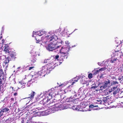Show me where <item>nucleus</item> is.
Segmentation results:
<instances>
[{
    "label": "nucleus",
    "mask_w": 123,
    "mask_h": 123,
    "mask_svg": "<svg viewBox=\"0 0 123 123\" xmlns=\"http://www.w3.org/2000/svg\"><path fill=\"white\" fill-rule=\"evenodd\" d=\"M119 95L120 97H123V90H122V89L120 91H119Z\"/></svg>",
    "instance_id": "25"
},
{
    "label": "nucleus",
    "mask_w": 123,
    "mask_h": 123,
    "mask_svg": "<svg viewBox=\"0 0 123 123\" xmlns=\"http://www.w3.org/2000/svg\"><path fill=\"white\" fill-rule=\"evenodd\" d=\"M97 105H94L91 104L89 106V107L90 108H94L95 107H98Z\"/></svg>",
    "instance_id": "29"
},
{
    "label": "nucleus",
    "mask_w": 123,
    "mask_h": 123,
    "mask_svg": "<svg viewBox=\"0 0 123 123\" xmlns=\"http://www.w3.org/2000/svg\"><path fill=\"white\" fill-rule=\"evenodd\" d=\"M45 74H44L41 72H38L37 73V77H35V78H37L39 79V78H42L43 76H44Z\"/></svg>",
    "instance_id": "15"
},
{
    "label": "nucleus",
    "mask_w": 123,
    "mask_h": 123,
    "mask_svg": "<svg viewBox=\"0 0 123 123\" xmlns=\"http://www.w3.org/2000/svg\"><path fill=\"white\" fill-rule=\"evenodd\" d=\"M2 86V85H0V87H1Z\"/></svg>",
    "instance_id": "62"
},
{
    "label": "nucleus",
    "mask_w": 123,
    "mask_h": 123,
    "mask_svg": "<svg viewBox=\"0 0 123 123\" xmlns=\"http://www.w3.org/2000/svg\"><path fill=\"white\" fill-rule=\"evenodd\" d=\"M66 34H65V35H64V36H67V35L68 34H67L66 33L67 32H66Z\"/></svg>",
    "instance_id": "51"
},
{
    "label": "nucleus",
    "mask_w": 123,
    "mask_h": 123,
    "mask_svg": "<svg viewBox=\"0 0 123 123\" xmlns=\"http://www.w3.org/2000/svg\"><path fill=\"white\" fill-rule=\"evenodd\" d=\"M9 58L8 57L7 58H6L5 61L4 62L5 64H6L9 62Z\"/></svg>",
    "instance_id": "26"
},
{
    "label": "nucleus",
    "mask_w": 123,
    "mask_h": 123,
    "mask_svg": "<svg viewBox=\"0 0 123 123\" xmlns=\"http://www.w3.org/2000/svg\"><path fill=\"white\" fill-rule=\"evenodd\" d=\"M102 100L104 102H105L106 101H108V99L106 98H104Z\"/></svg>",
    "instance_id": "38"
},
{
    "label": "nucleus",
    "mask_w": 123,
    "mask_h": 123,
    "mask_svg": "<svg viewBox=\"0 0 123 123\" xmlns=\"http://www.w3.org/2000/svg\"><path fill=\"white\" fill-rule=\"evenodd\" d=\"M34 106H33L32 107H33V108H34L35 109H37L38 110H41L42 109V107H38L37 106L36 107H34Z\"/></svg>",
    "instance_id": "33"
},
{
    "label": "nucleus",
    "mask_w": 123,
    "mask_h": 123,
    "mask_svg": "<svg viewBox=\"0 0 123 123\" xmlns=\"http://www.w3.org/2000/svg\"><path fill=\"white\" fill-rule=\"evenodd\" d=\"M33 67H30L28 69L29 70H30L32 69Z\"/></svg>",
    "instance_id": "47"
},
{
    "label": "nucleus",
    "mask_w": 123,
    "mask_h": 123,
    "mask_svg": "<svg viewBox=\"0 0 123 123\" xmlns=\"http://www.w3.org/2000/svg\"><path fill=\"white\" fill-rule=\"evenodd\" d=\"M42 31L41 32H40V33H38V36H41L43 34L42 33Z\"/></svg>",
    "instance_id": "43"
},
{
    "label": "nucleus",
    "mask_w": 123,
    "mask_h": 123,
    "mask_svg": "<svg viewBox=\"0 0 123 123\" xmlns=\"http://www.w3.org/2000/svg\"><path fill=\"white\" fill-rule=\"evenodd\" d=\"M19 83L21 85L25 84H26V82L25 80H22L20 81L19 82Z\"/></svg>",
    "instance_id": "27"
},
{
    "label": "nucleus",
    "mask_w": 123,
    "mask_h": 123,
    "mask_svg": "<svg viewBox=\"0 0 123 123\" xmlns=\"http://www.w3.org/2000/svg\"><path fill=\"white\" fill-rule=\"evenodd\" d=\"M57 39V37L55 35L47 36L45 38L43 41L45 44L48 42L49 43H55V41Z\"/></svg>",
    "instance_id": "4"
},
{
    "label": "nucleus",
    "mask_w": 123,
    "mask_h": 123,
    "mask_svg": "<svg viewBox=\"0 0 123 123\" xmlns=\"http://www.w3.org/2000/svg\"><path fill=\"white\" fill-rule=\"evenodd\" d=\"M35 93V92H32L31 93V95H29L30 96L28 98H30V99H31L33 98Z\"/></svg>",
    "instance_id": "23"
},
{
    "label": "nucleus",
    "mask_w": 123,
    "mask_h": 123,
    "mask_svg": "<svg viewBox=\"0 0 123 123\" xmlns=\"http://www.w3.org/2000/svg\"><path fill=\"white\" fill-rule=\"evenodd\" d=\"M17 95V93H16V92L14 94V96H16V95Z\"/></svg>",
    "instance_id": "48"
},
{
    "label": "nucleus",
    "mask_w": 123,
    "mask_h": 123,
    "mask_svg": "<svg viewBox=\"0 0 123 123\" xmlns=\"http://www.w3.org/2000/svg\"><path fill=\"white\" fill-rule=\"evenodd\" d=\"M36 40L37 41L36 42L37 43H39V42H40V40L38 39V40H37V38H36Z\"/></svg>",
    "instance_id": "46"
},
{
    "label": "nucleus",
    "mask_w": 123,
    "mask_h": 123,
    "mask_svg": "<svg viewBox=\"0 0 123 123\" xmlns=\"http://www.w3.org/2000/svg\"><path fill=\"white\" fill-rule=\"evenodd\" d=\"M59 57V56L58 55L55 56V59H57L58 60V58Z\"/></svg>",
    "instance_id": "39"
},
{
    "label": "nucleus",
    "mask_w": 123,
    "mask_h": 123,
    "mask_svg": "<svg viewBox=\"0 0 123 123\" xmlns=\"http://www.w3.org/2000/svg\"><path fill=\"white\" fill-rule=\"evenodd\" d=\"M57 84L58 85H59V82H57Z\"/></svg>",
    "instance_id": "56"
},
{
    "label": "nucleus",
    "mask_w": 123,
    "mask_h": 123,
    "mask_svg": "<svg viewBox=\"0 0 123 123\" xmlns=\"http://www.w3.org/2000/svg\"><path fill=\"white\" fill-rule=\"evenodd\" d=\"M37 57H35L34 56L31 55L30 58V60L33 63H34L36 61V60H37Z\"/></svg>",
    "instance_id": "20"
},
{
    "label": "nucleus",
    "mask_w": 123,
    "mask_h": 123,
    "mask_svg": "<svg viewBox=\"0 0 123 123\" xmlns=\"http://www.w3.org/2000/svg\"><path fill=\"white\" fill-rule=\"evenodd\" d=\"M121 79H121V78H120V79H118V80H119V81H120V80H121Z\"/></svg>",
    "instance_id": "54"
},
{
    "label": "nucleus",
    "mask_w": 123,
    "mask_h": 123,
    "mask_svg": "<svg viewBox=\"0 0 123 123\" xmlns=\"http://www.w3.org/2000/svg\"><path fill=\"white\" fill-rule=\"evenodd\" d=\"M10 118L8 119L7 120H6V122H8V123H10Z\"/></svg>",
    "instance_id": "45"
},
{
    "label": "nucleus",
    "mask_w": 123,
    "mask_h": 123,
    "mask_svg": "<svg viewBox=\"0 0 123 123\" xmlns=\"http://www.w3.org/2000/svg\"><path fill=\"white\" fill-rule=\"evenodd\" d=\"M29 117L30 116L29 115H27V117H26V118H23L22 119V120L21 122L22 123H27L29 119Z\"/></svg>",
    "instance_id": "16"
},
{
    "label": "nucleus",
    "mask_w": 123,
    "mask_h": 123,
    "mask_svg": "<svg viewBox=\"0 0 123 123\" xmlns=\"http://www.w3.org/2000/svg\"><path fill=\"white\" fill-rule=\"evenodd\" d=\"M71 96L68 99H66V97H64L62 99V101L63 103L67 102L69 103L68 104H66L62 105V110L66 109L68 108H70L71 106L73 107L72 108L73 109L74 104L78 103L77 101L78 100V99L73 98Z\"/></svg>",
    "instance_id": "2"
},
{
    "label": "nucleus",
    "mask_w": 123,
    "mask_h": 123,
    "mask_svg": "<svg viewBox=\"0 0 123 123\" xmlns=\"http://www.w3.org/2000/svg\"><path fill=\"white\" fill-rule=\"evenodd\" d=\"M65 44L64 45V46H63V47H62V49L63 48H67L69 47V43L68 41H67L65 42Z\"/></svg>",
    "instance_id": "22"
},
{
    "label": "nucleus",
    "mask_w": 123,
    "mask_h": 123,
    "mask_svg": "<svg viewBox=\"0 0 123 123\" xmlns=\"http://www.w3.org/2000/svg\"><path fill=\"white\" fill-rule=\"evenodd\" d=\"M61 50H62V49L60 50V53H61Z\"/></svg>",
    "instance_id": "53"
},
{
    "label": "nucleus",
    "mask_w": 123,
    "mask_h": 123,
    "mask_svg": "<svg viewBox=\"0 0 123 123\" xmlns=\"http://www.w3.org/2000/svg\"><path fill=\"white\" fill-rule=\"evenodd\" d=\"M61 42V43H62V41H61V42Z\"/></svg>",
    "instance_id": "63"
},
{
    "label": "nucleus",
    "mask_w": 123,
    "mask_h": 123,
    "mask_svg": "<svg viewBox=\"0 0 123 123\" xmlns=\"http://www.w3.org/2000/svg\"><path fill=\"white\" fill-rule=\"evenodd\" d=\"M9 110L7 108H5L0 110V117L1 116L5 115L6 113L9 112Z\"/></svg>",
    "instance_id": "11"
},
{
    "label": "nucleus",
    "mask_w": 123,
    "mask_h": 123,
    "mask_svg": "<svg viewBox=\"0 0 123 123\" xmlns=\"http://www.w3.org/2000/svg\"><path fill=\"white\" fill-rule=\"evenodd\" d=\"M54 63L53 62L47 64L45 66L47 68V70H49V71H51L55 67Z\"/></svg>",
    "instance_id": "9"
},
{
    "label": "nucleus",
    "mask_w": 123,
    "mask_h": 123,
    "mask_svg": "<svg viewBox=\"0 0 123 123\" xmlns=\"http://www.w3.org/2000/svg\"><path fill=\"white\" fill-rule=\"evenodd\" d=\"M51 97V96L49 97L45 93L43 95L41 94L38 97L37 101H39L40 103L43 105H45L46 107H49V105L50 106L52 104V103H50Z\"/></svg>",
    "instance_id": "3"
},
{
    "label": "nucleus",
    "mask_w": 123,
    "mask_h": 123,
    "mask_svg": "<svg viewBox=\"0 0 123 123\" xmlns=\"http://www.w3.org/2000/svg\"><path fill=\"white\" fill-rule=\"evenodd\" d=\"M113 102H110V103H111Z\"/></svg>",
    "instance_id": "60"
},
{
    "label": "nucleus",
    "mask_w": 123,
    "mask_h": 123,
    "mask_svg": "<svg viewBox=\"0 0 123 123\" xmlns=\"http://www.w3.org/2000/svg\"><path fill=\"white\" fill-rule=\"evenodd\" d=\"M63 33H64V34L63 33L62 34V36H63L65 32H64V31H63Z\"/></svg>",
    "instance_id": "50"
},
{
    "label": "nucleus",
    "mask_w": 123,
    "mask_h": 123,
    "mask_svg": "<svg viewBox=\"0 0 123 123\" xmlns=\"http://www.w3.org/2000/svg\"><path fill=\"white\" fill-rule=\"evenodd\" d=\"M10 55L8 57L9 58L10 60H14L16 58V53L14 51H12L10 54H9Z\"/></svg>",
    "instance_id": "13"
},
{
    "label": "nucleus",
    "mask_w": 123,
    "mask_h": 123,
    "mask_svg": "<svg viewBox=\"0 0 123 123\" xmlns=\"http://www.w3.org/2000/svg\"><path fill=\"white\" fill-rule=\"evenodd\" d=\"M50 62V60L49 59H48L47 60H45L44 61V62L46 63H49Z\"/></svg>",
    "instance_id": "35"
},
{
    "label": "nucleus",
    "mask_w": 123,
    "mask_h": 123,
    "mask_svg": "<svg viewBox=\"0 0 123 123\" xmlns=\"http://www.w3.org/2000/svg\"><path fill=\"white\" fill-rule=\"evenodd\" d=\"M59 63H60L59 64H60L61 63H62V62H59Z\"/></svg>",
    "instance_id": "59"
},
{
    "label": "nucleus",
    "mask_w": 123,
    "mask_h": 123,
    "mask_svg": "<svg viewBox=\"0 0 123 123\" xmlns=\"http://www.w3.org/2000/svg\"><path fill=\"white\" fill-rule=\"evenodd\" d=\"M111 88L110 90H107L110 93L112 92L114 96L117 95H119V92L120 91L119 89L117 88V87H111Z\"/></svg>",
    "instance_id": "7"
},
{
    "label": "nucleus",
    "mask_w": 123,
    "mask_h": 123,
    "mask_svg": "<svg viewBox=\"0 0 123 123\" xmlns=\"http://www.w3.org/2000/svg\"><path fill=\"white\" fill-rule=\"evenodd\" d=\"M24 87H25V85H24L23 86H22V87H22V88H24Z\"/></svg>",
    "instance_id": "52"
},
{
    "label": "nucleus",
    "mask_w": 123,
    "mask_h": 123,
    "mask_svg": "<svg viewBox=\"0 0 123 123\" xmlns=\"http://www.w3.org/2000/svg\"><path fill=\"white\" fill-rule=\"evenodd\" d=\"M87 105V103L86 102H82L80 103V105H78L77 106H74L73 109L74 110H76L78 111H86V110H84L82 109L85 108Z\"/></svg>",
    "instance_id": "5"
},
{
    "label": "nucleus",
    "mask_w": 123,
    "mask_h": 123,
    "mask_svg": "<svg viewBox=\"0 0 123 123\" xmlns=\"http://www.w3.org/2000/svg\"><path fill=\"white\" fill-rule=\"evenodd\" d=\"M4 51L6 53H9V54H10V53L12 51L10 49H9L8 47H5L4 49Z\"/></svg>",
    "instance_id": "19"
},
{
    "label": "nucleus",
    "mask_w": 123,
    "mask_h": 123,
    "mask_svg": "<svg viewBox=\"0 0 123 123\" xmlns=\"http://www.w3.org/2000/svg\"><path fill=\"white\" fill-rule=\"evenodd\" d=\"M88 77L91 79L92 77V73H90L88 75Z\"/></svg>",
    "instance_id": "37"
},
{
    "label": "nucleus",
    "mask_w": 123,
    "mask_h": 123,
    "mask_svg": "<svg viewBox=\"0 0 123 123\" xmlns=\"http://www.w3.org/2000/svg\"><path fill=\"white\" fill-rule=\"evenodd\" d=\"M37 114H38L39 113V112H37Z\"/></svg>",
    "instance_id": "58"
},
{
    "label": "nucleus",
    "mask_w": 123,
    "mask_h": 123,
    "mask_svg": "<svg viewBox=\"0 0 123 123\" xmlns=\"http://www.w3.org/2000/svg\"><path fill=\"white\" fill-rule=\"evenodd\" d=\"M117 60L118 59L116 57H115V56H113L111 57L110 62L111 63H116Z\"/></svg>",
    "instance_id": "18"
},
{
    "label": "nucleus",
    "mask_w": 123,
    "mask_h": 123,
    "mask_svg": "<svg viewBox=\"0 0 123 123\" xmlns=\"http://www.w3.org/2000/svg\"><path fill=\"white\" fill-rule=\"evenodd\" d=\"M106 69V68L105 67H104L102 68H100L99 70V72H100V71H104Z\"/></svg>",
    "instance_id": "36"
},
{
    "label": "nucleus",
    "mask_w": 123,
    "mask_h": 123,
    "mask_svg": "<svg viewBox=\"0 0 123 123\" xmlns=\"http://www.w3.org/2000/svg\"><path fill=\"white\" fill-rule=\"evenodd\" d=\"M102 102V100L101 99L97 98L95 100L94 102L98 104H101Z\"/></svg>",
    "instance_id": "21"
},
{
    "label": "nucleus",
    "mask_w": 123,
    "mask_h": 123,
    "mask_svg": "<svg viewBox=\"0 0 123 123\" xmlns=\"http://www.w3.org/2000/svg\"><path fill=\"white\" fill-rule=\"evenodd\" d=\"M59 46H57L56 45L55 43H50L48 46H46V49L49 51H51L54 50L58 48Z\"/></svg>",
    "instance_id": "6"
},
{
    "label": "nucleus",
    "mask_w": 123,
    "mask_h": 123,
    "mask_svg": "<svg viewBox=\"0 0 123 123\" xmlns=\"http://www.w3.org/2000/svg\"><path fill=\"white\" fill-rule=\"evenodd\" d=\"M79 79V77H76L73 78L68 81L67 82H66V83L69 85H73L74 84H75L76 82H77Z\"/></svg>",
    "instance_id": "10"
},
{
    "label": "nucleus",
    "mask_w": 123,
    "mask_h": 123,
    "mask_svg": "<svg viewBox=\"0 0 123 123\" xmlns=\"http://www.w3.org/2000/svg\"><path fill=\"white\" fill-rule=\"evenodd\" d=\"M27 76V77H29V76Z\"/></svg>",
    "instance_id": "61"
},
{
    "label": "nucleus",
    "mask_w": 123,
    "mask_h": 123,
    "mask_svg": "<svg viewBox=\"0 0 123 123\" xmlns=\"http://www.w3.org/2000/svg\"><path fill=\"white\" fill-rule=\"evenodd\" d=\"M31 55L34 56L36 57L37 58V57L39 55L38 53L37 52H35V51H31Z\"/></svg>",
    "instance_id": "17"
},
{
    "label": "nucleus",
    "mask_w": 123,
    "mask_h": 123,
    "mask_svg": "<svg viewBox=\"0 0 123 123\" xmlns=\"http://www.w3.org/2000/svg\"><path fill=\"white\" fill-rule=\"evenodd\" d=\"M107 85H103L102 86H99V85L96 86L95 85L91 87L92 89H94L96 90H102L106 89Z\"/></svg>",
    "instance_id": "8"
},
{
    "label": "nucleus",
    "mask_w": 123,
    "mask_h": 123,
    "mask_svg": "<svg viewBox=\"0 0 123 123\" xmlns=\"http://www.w3.org/2000/svg\"><path fill=\"white\" fill-rule=\"evenodd\" d=\"M119 104L121 105L122 107L123 108V103L122 102H120Z\"/></svg>",
    "instance_id": "44"
},
{
    "label": "nucleus",
    "mask_w": 123,
    "mask_h": 123,
    "mask_svg": "<svg viewBox=\"0 0 123 123\" xmlns=\"http://www.w3.org/2000/svg\"><path fill=\"white\" fill-rule=\"evenodd\" d=\"M45 93L47 95V96L49 97L50 96L51 97V99L53 96L54 97L55 95V90L53 89L52 90L50 91L49 92H46Z\"/></svg>",
    "instance_id": "12"
},
{
    "label": "nucleus",
    "mask_w": 123,
    "mask_h": 123,
    "mask_svg": "<svg viewBox=\"0 0 123 123\" xmlns=\"http://www.w3.org/2000/svg\"><path fill=\"white\" fill-rule=\"evenodd\" d=\"M104 83V85H108L110 83V81L109 80H107L105 81Z\"/></svg>",
    "instance_id": "30"
},
{
    "label": "nucleus",
    "mask_w": 123,
    "mask_h": 123,
    "mask_svg": "<svg viewBox=\"0 0 123 123\" xmlns=\"http://www.w3.org/2000/svg\"><path fill=\"white\" fill-rule=\"evenodd\" d=\"M67 55L66 52H62V56L63 57V58H65L66 56Z\"/></svg>",
    "instance_id": "34"
},
{
    "label": "nucleus",
    "mask_w": 123,
    "mask_h": 123,
    "mask_svg": "<svg viewBox=\"0 0 123 123\" xmlns=\"http://www.w3.org/2000/svg\"><path fill=\"white\" fill-rule=\"evenodd\" d=\"M21 67H18L17 68L18 69H19V68H20Z\"/></svg>",
    "instance_id": "55"
},
{
    "label": "nucleus",
    "mask_w": 123,
    "mask_h": 123,
    "mask_svg": "<svg viewBox=\"0 0 123 123\" xmlns=\"http://www.w3.org/2000/svg\"><path fill=\"white\" fill-rule=\"evenodd\" d=\"M82 89V88H80L78 90V92L79 93V94H80V93L81 94L82 93V92H81Z\"/></svg>",
    "instance_id": "40"
},
{
    "label": "nucleus",
    "mask_w": 123,
    "mask_h": 123,
    "mask_svg": "<svg viewBox=\"0 0 123 123\" xmlns=\"http://www.w3.org/2000/svg\"><path fill=\"white\" fill-rule=\"evenodd\" d=\"M32 117H33L31 116V117H29V119H28V121H28L27 123H35L33 121H31Z\"/></svg>",
    "instance_id": "31"
},
{
    "label": "nucleus",
    "mask_w": 123,
    "mask_h": 123,
    "mask_svg": "<svg viewBox=\"0 0 123 123\" xmlns=\"http://www.w3.org/2000/svg\"><path fill=\"white\" fill-rule=\"evenodd\" d=\"M115 52V53H117V51H116V52Z\"/></svg>",
    "instance_id": "64"
},
{
    "label": "nucleus",
    "mask_w": 123,
    "mask_h": 123,
    "mask_svg": "<svg viewBox=\"0 0 123 123\" xmlns=\"http://www.w3.org/2000/svg\"><path fill=\"white\" fill-rule=\"evenodd\" d=\"M6 78L5 77H0V85H4L6 83Z\"/></svg>",
    "instance_id": "14"
},
{
    "label": "nucleus",
    "mask_w": 123,
    "mask_h": 123,
    "mask_svg": "<svg viewBox=\"0 0 123 123\" xmlns=\"http://www.w3.org/2000/svg\"><path fill=\"white\" fill-rule=\"evenodd\" d=\"M58 102L55 104L53 105H52V104L50 107H49V108L45 111H43L42 113H44V114H42L43 115H47L48 114L53 113L56 111L61 110L62 109V102L61 100H59Z\"/></svg>",
    "instance_id": "1"
},
{
    "label": "nucleus",
    "mask_w": 123,
    "mask_h": 123,
    "mask_svg": "<svg viewBox=\"0 0 123 123\" xmlns=\"http://www.w3.org/2000/svg\"><path fill=\"white\" fill-rule=\"evenodd\" d=\"M105 74H101L100 76V78H104V75Z\"/></svg>",
    "instance_id": "42"
},
{
    "label": "nucleus",
    "mask_w": 123,
    "mask_h": 123,
    "mask_svg": "<svg viewBox=\"0 0 123 123\" xmlns=\"http://www.w3.org/2000/svg\"><path fill=\"white\" fill-rule=\"evenodd\" d=\"M11 101H13L14 100V98H11Z\"/></svg>",
    "instance_id": "49"
},
{
    "label": "nucleus",
    "mask_w": 123,
    "mask_h": 123,
    "mask_svg": "<svg viewBox=\"0 0 123 123\" xmlns=\"http://www.w3.org/2000/svg\"><path fill=\"white\" fill-rule=\"evenodd\" d=\"M112 83L111 84V85H112V84H113V85H115L116 84H118V83L117 82V81H113V82H112Z\"/></svg>",
    "instance_id": "41"
},
{
    "label": "nucleus",
    "mask_w": 123,
    "mask_h": 123,
    "mask_svg": "<svg viewBox=\"0 0 123 123\" xmlns=\"http://www.w3.org/2000/svg\"><path fill=\"white\" fill-rule=\"evenodd\" d=\"M122 80L121 81H120V82L121 83H122L123 82H122Z\"/></svg>",
    "instance_id": "57"
},
{
    "label": "nucleus",
    "mask_w": 123,
    "mask_h": 123,
    "mask_svg": "<svg viewBox=\"0 0 123 123\" xmlns=\"http://www.w3.org/2000/svg\"><path fill=\"white\" fill-rule=\"evenodd\" d=\"M4 77V74L2 70H0V77Z\"/></svg>",
    "instance_id": "32"
},
{
    "label": "nucleus",
    "mask_w": 123,
    "mask_h": 123,
    "mask_svg": "<svg viewBox=\"0 0 123 123\" xmlns=\"http://www.w3.org/2000/svg\"><path fill=\"white\" fill-rule=\"evenodd\" d=\"M92 72L93 75H96L99 72V70H95V69L94 70L92 71Z\"/></svg>",
    "instance_id": "24"
},
{
    "label": "nucleus",
    "mask_w": 123,
    "mask_h": 123,
    "mask_svg": "<svg viewBox=\"0 0 123 123\" xmlns=\"http://www.w3.org/2000/svg\"><path fill=\"white\" fill-rule=\"evenodd\" d=\"M5 58V57L4 55L0 56V63L1 62V61L4 59Z\"/></svg>",
    "instance_id": "28"
}]
</instances>
